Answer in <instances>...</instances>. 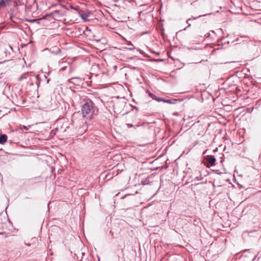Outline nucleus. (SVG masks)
<instances>
[{
  "instance_id": "obj_7",
  "label": "nucleus",
  "mask_w": 261,
  "mask_h": 261,
  "mask_svg": "<svg viewBox=\"0 0 261 261\" xmlns=\"http://www.w3.org/2000/svg\"><path fill=\"white\" fill-rule=\"evenodd\" d=\"M146 92L148 93L149 96L151 97L153 99H155L158 101V99H160V98L157 97L154 94L151 93L149 90H147Z\"/></svg>"
},
{
  "instance_id": "obj_11",
  "label": "nucleus",
  "mask_w": 261,
  "mask_h": 261,
  "mask_svg": "<svg viewBox=\"0 0 261 261\" xmlns=\"http://www.w3.org/2000/svg\"><path fill=\"white\" fill-rule=\"evenodd\" d=\"M144 124V123H142V124H140V125H139V124H138V125H133V124H129V123L126 124V125H127V127H134L135 128H136L137 127H139V126H143Z\"/></svg>"
},
{
  "instance_id": "obj_10",
  "label": "nucleus",
  "mask_w": 261,
  "mask_h": 261,
  "mask_svg": "<svg viewBox=\"0 0 261 261\" xmlns=\"http://www.w3.org/2000/svg\"><path fill=\"white\" fill-rule=\"evenodd\" d=\"M32 126V125H29L28 126H25V125H22V126H20V129H24V130H29Z\"/></svg>"
},
{
  "instance_id": "obj_6",
  "label": "nucleus",
  "mask_w": 261,
  "mask_h": 261,
  "mask_svg": "<svg viewBox=\"0 0 261 261\" xmlns=\"http://www.w3.org/2000/svg\"><path fill=\"white\" fill-rule=\"evenodd\" d=\"M7 140V136L6 135H2L0 136V144H4Z\"/></svg>"
},
{
  "instance_id": "obj_19",
  "label": "nucleus",
  "mask_w": 261,
  "mask_h": 261,
  "mask_svg": "<svg viewBox=\"0 0 261 261\" xmlns=\"http://www.w3.org/2000/svg\"><path fill=\"white\" fill-rule=\"evenodd\" d=\"M216 172L217 174H221V173H220H220H219V172H218V170H217V171H216Z\"/></svg>"
},
{
  "instance_id": "obj_5",
  "label": "nucleus",
  "mask_w": 261,
  "mask_h": 261,
  "mask_svg": "<svg viewBox=\"0 0 261 261\" xmlns=\"http://www.w3.org/2000/svg\"><path fill=\"white\" fill-rule=\"evenodd\" d=\"M30 76L31 75L28 72L24 73L22 74L19 77H18L17 81L18 82L22 81L23 80L27 79V77Z\"/></svg>"
},
{
  "instance_id": "obj_15",
  "label": "nucleus",
  "mask_w": 261,
  "mask_h": 261,
  "mask_svg": "<svg viewBox=\"0 0 261 261\" xmlns=\"http://www.w3.org/2000/svg\"><path fill=\"white\" fill-rule=\"evenodd\" d=\"M33 77L36 80V83L37 84L38 86H39V85L40 84V81H39V78H38V76H35V77Z\"/></svg>"
},
{
  "instance_id": "obj_2",
  "label": "nucleus",
  "mask_w": 261,
  "mask_h": 261,
  "mask_svg": "<svg viewBox=\"0 0 261 261\" xmlns=\"http://www.w3.org/2000/svg\"><path fill=\"white\" fill-rule=\"evenodd\" d=\"M52 99L51 97L48 96L45 98L44 99L45 106L46 108L48 109H53L54 108V106L53 103L52 102Z\"/></svg>"
},
{
  "instance_id": "obj_3",
  "label": "nucleus",
  "mask_w": 261,
  "mask_h": 261,
  "mask_svg": "<svg viewBox=\"0 0 261 261\" xmlns=\"http://www.w3.org/2000/svg\"><path fill=\"white\" fill-rule=\"evenodd\" d=\"M90 14V12L89 11L84 12L81 11V12H79V15L80 16L81 18L84 21H86L87 20V18L89 16Z\"/></svg>"
},
{
  "instance_id": "obj_8",
  "label": "nucleus",
  "mask_w": 261,
  "mask_h": 261,
  "mask_svg": "<svg viewBox=\"0 0 261 261\" xmlns=\"http://www.w3.org/2000/svg\"><path fill=\"white\" fill-rule=\"evenodd\" d=\"M47 16V15H46L44 17L42 18L35 19H28L27 21L28 22H31V23H33V22H38L40 20H41L42 19H43V18H45Z\"/></svg>"
},
{
  "instance_id": "obj_20",
  "label": "nucleus",
  "mask_w": 261,
  "mask_h": 261,
  "mask_svg": "<svg viewBox=\"0 0 261 261\" xmlns=\"http://www.w3.org/2000/svg\"><path fill=\"white\" fill-rule=\"evenodd\" d=\"M257 107H256V106H255V107H253V109H257Z\"/></svg>"
},
{
  "instance_id": "obj_1",
  "label": "nucleus",
  "mask_w": 261,
  "mask_h": 261,
  "mask_svg": "<svg viewBox=\"0 0 261 261\" xmlns=\"http://www.w3.org/2000/svg\"><path fill=\"white\" fill-rule=\"evenodd\" d=\"M98 113V109L91 100L87 99L83 100V104L81 106V114L83 117H86L91 114L90 119H92Z\"/></svg>"
},
{
  "instance_id": "obj_4",
  "label": "nucleus",
  "mask_w": 261,
  "mask_h": 261,
  "mask_svg": "<svg viewBox=\"0 0 261 261\" xmlns=\"http://www.w3.org/2000/svg\"><path fill=\"white\" fill-rule=\"evenodd\" d=\"M207 161L211 166L215 165L216 159L214 156L208 155L207 157Z\"/></svg>"
},
{
  "instance_id": "obj_18",
  "label": "nucleus",
  "mask_w": 261,
  "mask_h": 261,
  "mask_svg": "<svg viewBox=\"0 0 261 261\" xmlns=\"http://www.w3.org/2000/svg\"><path fill=\"white\" fill-rule=\"evenodd\" d=\"M11 0H4V1L5 2V3H6V4L7 5H9L10 2L11 1Z\"/></svg>"
},
{
  "instance_id": "obj_13",
  "label": "nucleus",
  "mask_w": 261,
  "mask_h": 261,
  "mask_svg": "<svg viewBox=\"0 0 261 261\" xmlns=\"http://www.w3.org/2000/svg\"><path fill=\"white\" fill-rule=\"evenodd\" d=\"M6 6H7V5L6 4V3L4 1V0H1L0 1V8H1V7H5Z\"/></svg>"
},
{
  "instance_id": "obj_16",
  "label": "nucleus",
  "mask_w": 261,
  "mask_h": 261,
  "mask_svg": "<svg viewBox=\"0 0 261 261\" xmlns=\"http://www.w3.org/2000/svg\"><path fill=\"white\" fill-rule=\"evenodd\" d=\"M70 8L74 11H75L78 14H79V12H81L80 10H79L77 8L73 7V6H70Z\"/></svg>"
},
{
  "instance_id": "obj_9",
  "label": "nucleus",
  "mask_w": 261,
  "mask_h": 261,
  "mask_svg": "<svg viewBox=\"0 0 261 261\" xmlns=\"http://www.w3.org/2000/svg\"><path fill=\"white\" fill-rule=\"evenodd\" d=\"M158 101H163L164 102L168 103H173L171 100L170 99H164L161 98L160 99H158Z\"/></svg>"
},
{
  "instance_id": "obj_12",
  "label": "nucleus",
  "mask_w": 261,
  "mask_h": 261,
  "mask_svg": "<svg viewBox=\"0 0 261 261\" xmlns=\"http://www.w3.org/2000/svg\"><path fill=\"white\" fill-rule=\"evenodd\" d=\"M141 182H142V185H148L150 182L149 178L148 177V178H146L145 179L142 180Z\"/></svg>"
},
{
  "instance_id": "obj_14",
  "label": "nucleus",
  "mask_w": 261,
  "mask_h": 261,
  "mask_svg": "<svg viewBox=\"0 0 261 261\" xmlns=\"http://www.w3.org/2000/svg\"><path fill=\"white\" fill-rule=\"evenodd\" d=\"M128 45H129V47L128 48V49L129 50H133L135 49V47L134 46V45L132 44L130 42L127 44Z\"/></svg>"
},
{
  "instance_id": "obj_17",
  "label": "nucleus",
  "mask_w": 261,
  "mask_h": 261,
  "mask_svg": "<svg viewBox=\"0 0 261 261\" xmlns=\"http://www.w3.org/2000/svg\"><path fill=\"white\" fill-rule=\"evenodd\" d=\"M192 19H195V18H193V17H192V18H189L188 19H187V21H186V22H187L188 24H189V26H188V27H190V26L191 25V24L189 23V21H190V20H191Z\"/></svg>"
}]
</instances>
